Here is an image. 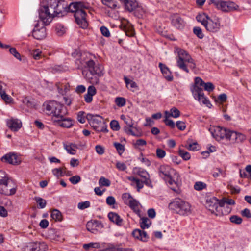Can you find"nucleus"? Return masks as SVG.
<instances>
[{
	"label": "nucleus",
	"mask_w": 251,
	"mask_h": 251,
	"mask_svg": "<svg viewBox=\"0 0 251 251\" xmlns=\"http://www.w3.org/2000/svg\"><path fill=\"white\" fill-rule=\"evenodd\" d=\"M88 4L83 2H72L68 5L63 0H45L42 3L40 16L46 25L50 23L54 17H62L68 12L74 13L76 23L82 28L88 26L86 13Z\"/></svg>",
	"instance_id": "1"
},
{
	"label": "nucleus",
	"mask_w": 251,
	"mask_h": 251,
	"mask_svg": "<svg viewBox=\"0 0 251 251\" xmlns=\"http://www.w3.org/2000/svg\"><path fill=\"white\" fill-rule=\"evenodd\" d=\"M46 112L48 115H52V119L60 126L70 128L73 126V122L71 118L64 116L67 113L66 108L62 104L56 101H50L44 104Z\"/></svg>",
	"instance_id": "2"
},
{
	"label": "nucleus",
	"mask_w": 251,
	"mask_h": 251,
	"mask_svg": "<svg viewBox=\"0 0 251 251\" xmlns=\"http://www.w3.org/2000/svg\"><path fill=\"white\" fill-rule=\"evenodd\" d=\"M158 174L159 176L169 185L176 184V187H171V189L177 194L180 193V190L179 188L180 182H178V180L179 176L175 170L172 169L168 165H163L159 167Z\"/></svg>",
	"instance_id": "3"
},
{
	"label": "nucleus",
	"mask_w": 251,
	"mask_h": 251,
	"mask_svg": "<svg viewBox=\"0 0 251 251\" xmlns=\"http://www.w3.org/2000/svg\"><path fill=\"white\" fill-rule=\"evenodd\" d=\"M204 83L201 78L196 77L195 79V84L191 87V91L195 99L210 107L211 104L207 98L204 96L203 90L201 87L203 86Z\"/></svg>",
	"instance_id": "4"
},
{
	"label": "nucleus",
	"mask_w": 251,
	"mask_h": 251,
	"mask_svg": "<svg viewBox=\"0 0 251 251\" xmlns=\"http://www.w3.org/2000/svg\"><path fill=\"white\" fill-rule=\"evenodd\" d=\"M170 209L181 215H188L191 213L190 204L179 198H176L169 204Z\"/></svg>",
	"instance_id": "5"
},
{
	"label": "nucleus",
	"mask_w": 251,
	"mask_h": 251,
	"mask_svg": "<svg viewBox=\"0 0 251 251\" xmlns=\"http://www.w3.org/2000/svg\"><path fill=\"white\" fill-rule=\"evenodd\" d=\"M86 118L88 121L91 126L97 132H108V130L107 128V125L103 122V118L101 116L98 115L88 114Z\"/></svg>",
	"instance_id": "6"
},
{
	"label": "nucleus",
	"mask_w": 251,
	"mask_h": 251,
	"mask_svg": "<svg viewBox=\"0 0 251 251\" xmlns=\"http://www.w3.org/2000/svg\"><path fill=\"white\" fill-rule=\"evenodd\" d=\"M126 11L134 12L135 16L140 18L145 13L143 8L138 4L136 0H119Z\"/></svg>",
	"instance_id": "7"
},
{
	"label": "nucleus",
	"mask_w": 251,
	"mask_h": 251,
	"mask_svg": "<svg viewBox=\"0 0 251 251\" xmlns=\"http://www.w3.org/2000/svg\"><path fill=\"white\" fill-rule=\"evenodd\" d=\"M206 208L211 213L215 214L216 216H221L226 214L224 213L222 207H220V200L215 197L208 198L206 199L205 203Z\"/></svg>",
	"instance_id": "8"
},
{
	"label": "nucleus",
	"mask_w": 251,
	"mask_h": 251,
	"mask_svg": "<svg viewBox=\"0 0 251 251\" xmlns=\"http://www.w3.org/2000/svg\"><path fill=\"white\" fill-rule=\"evenodd\" d=\"M210 3L213 4L217 9L225 12H230L238 9L239 6L235 2L220 0H210Z\"/></svg>",
	"instance_id": "9"
},
{
	"label": "nucleus",
	"mask_w": 251,
	"mask_h": 251,
	"mask_svg": "<svg viewBox=\"0 0 251 251\" xmlns=\"http://www.w3.org/2000/svg\"><path fill=\"white\" fill-rule=\"evenodd\" d=\"M22 251H47L48 249L47 244L44 242H31L26 243L22 245Z\"/></svg>",
	"instance_id": "10"
},
{
	"label": "nucleus",
	"mask_w": 251,
	"mask_h": 251,
	"mask_svg": "<svg viewBox=\"0 0 251 251\" xmlns=\"http://www.w3.org/2000/svg\"><path fill=\"white\" fill-rule=\"evenodd\" d=\"M192 61V58L188 52L182 49L178 51V59H177V65L181 70L186 73L189 72L187 67V62Z\"/></svg>",
	"instance_id": "11"
},
{
	"label": "nucleus",
	"mask_w": 251,
	"mask_h": 251,
	"mask_svg": "<svg viewBox=\"0 0 251 251\" xmlns=\"http://www.w3.org/2000/svg\"><path fill=\"white\" fill-rule=\"evenodd\" d=\"M213 138L217 141H220L224 138L229 140L231 130L220 126H216L210 129Z\"/></svg>",
	"instance_id": "12"
},
{
	"label": "nucleus",
	"mask_w": 251,
	"mask_h": 251,
	"mask_svg": "<svg viewBox=\"0 0 251 251\" xmlns=\"http://www.w3.org/2000/svg\"><path fill=\"white\" fill-rule=\"evenodd\" d=\"M39 18L42 21V26L40 27V22L38 21L37 23L35 25V27L32 31V36L33 37L37 39V40H42L45 38L46 36V29L45 27V26L48 25L50 24V23L48 25H46L45 23L43 21L42 19L40 17V16L39 15Z\"/></svg>",
	"instance_id": "13"
},
{
	"label": "nucleus",
	"mask_w": 251,
	"mask_h": 251,
	"mask_svg": "<svg viewBox=\"0 0 251 251\" xmlns=\"http://www.w3.org/2000/svg\"><path fill=\"white\" fill-rule=\"evenodd\" d=\"M206 29L211 32H217L220 27V23L218 19L216 18L211 19L207 20V22L204 26Z\"/></svg>",
	"instance_id": "14"
},
{
	"label": "nucleus",
	"mask_w": 251,
	"mask_h": 251,
	"mask_svg": "<svg viewBox=\"0 0 251 251\" xmlns=\"http://www.w3.org/2000/svg\"><path fill=\"white\" fill-rule=\"evenodd\" d=\"M16 191V187L13 182L11 180L7 184L4 185L3 187L0 188V193L7 195H14Z\"/></svg>",
	"instance_id": "15"
},
{
	"label": "nucleus",
	"mask_w": 251,
	"mask_h": 251,
	"mask_svg": "<svg viewBox=\"0 0 251 251\" xmlns=\"http://www.w3.org/2000/svg\"><path fill=\"white\" fill-rule=\"evenodd\" d=\"M1 160L3 162L14 165L20 164L21 162L16 154L13 152H10L4 155L1 157Z\"/></svg>",
	"instance_id": "16"
},
{
	"label": "nucleus",
	"mask_w": 251,
	"mask_h": 251,
	"mask_svg": "<svg viewBox=\"0 0 251 251\" xmlns=\"http://www.w3.org/2000/svg\"><path fill=\"white\" fill-rule=\"evenodd\" d=\"M86 67L88 69L90 73L92 75H101L102 71L100 68L96 66L95 62L89 59L86 62Z\"/></svg>",
	"instance_id": "17"
},
{
	"label": "nucleus",
	"mask_w": 251,
	"mask_h": 251,
	"mask_svg": "<svg viewBox=\"0 0 251 251\" xmlns=\"http://www.w3.org/2000/svg\"><path fill=\"white\" fill-rule=\"evenodd\" d=\"M103 225L101 222L98 220H91L88 221L86 224L87 229L92 233L96 234L97 231V228H102Z\"/></svg>",
	"instance_id": "18"
},
{
	"label": "nucleus",
	"mask_w": 251,
	"mask_h": 251,
	"mask_svg": "<svg viewBox=\"0 0 251 251\" xmlns=\"http://www.w3.org/2000/svg\"><path fill=\"white\" fill-rule=\"evenodd\" d=\"M6 123L8 127L13 131H17L22 127V122L17 119H8Z\"/></svg>",
	"instance_id": "19"
},
{
	"label": "nucleus",
	"mask_w": 251,
	"mask_h": 251,
	"mask_svg": "<svg viewBox=\"0 0 251 251\" xmlns=\"http://www.w3.org/2000/svg\"><path fill=\"white\" fill-rule=\"evenodd\" d=\"M158 66L164 78L168 81H172L173 79V76L168 67L161 62L159 63Z\"/></svg>",
	"instance_id": "20"
},
{
	"label": "nucleus",
	"mask_w": 251,
	"mask_h": 251,
	"mask_svg": "<svg viewBox=\"0 0 251 251\" xmlns=\"http://www.w3.org/2000/svg\"><path fill=\"white\" fill-rule=\"evenodd\" d=\"M171 23L177 29H181L184 26L183 20L178 14H174L171 16Z\"/></svg>",
	"instance_id": "21"
},
{
	"label": "nucleus",
	"mask_w": 251,
	"mask_h": 251,
	"mask_svg": "<svg viewBox=\"0 0 251 251\" xmlns=\"http://www.w3.org/2000/svg\"><path fill=\"white\" fill-rule=\"evenodd\" d=\"M229 140L232 141L241 142L244 141L246 137L245 136L241 133H237L234 131H231L230 136H229Z\"/></svg>",
	"instance_id": "22"
},
{
	"label": "nucleus",
	"mask_w": 251,
	"mask_h": 251,
	"mask_svg": "<svg viewBox=\"0 0 251 251\" xmlns=\"http://www.w3.org/2000/svg\"><path fill=\"white\" fill-rule=\"evenodd\" d=\"M108 217L110 221L116 224L117 225H121L123 220L116 213L110 212L108 214Z\"/></svg>",
	"instance_id": "23"
},
{
	"label": "nucleus",
	"mask_w": 251,
	"mask_h": 251,
	"mask_svg": "<svg viewBox=\"0 0 251 251\" xmlns=\"http://www.w3.org/2000/svg\"><path fill=\"white\" fill-rule=\"evenodd\" d=\"M4 86H5V84L4 85H2V86H1L0 89V95L1 99L6 103H9L12 101V98L6 93L5 91L3 88Z\"/></svg>",
	"instance_id": "24"
},
{
	"label": "nucleus",
	"mask_w": 251,
	"mask_h": 251,
	"mask_svg": "<svg viewBox=\"0 0 251 251\" xmlns=\"http://www.w3.org/2000/svg\"><path fill=\"white\" fill-rule=\"evenodd\" d=\"M6 173L2 170L0 171V185L3 187L6 184H7L11 181Z\"/></svg>",
	"instance_id": "25"
},
{
	"label": "nucleus",
	"mask_w": 251,
	"mask_h": 251,
	"mask_svg": "<svg viewBox=\"0 0 251 251\" xmlns=\"http://www.w3.org/2000/svg\"><path fill=\"white\" fill-rule=\"evenodd\" d=\"M140 224L141 228L144 229L145 228H148L151 224V222L147 217H143L141 218Z\"/></svg>",
	"instance_id": "26"
},
{
	"label": "nucleus",
	"mask_w": 251,
	"mask_h": 251,
	"mask_svg": "<svg viewBox=\"0 0 251 251\" xmlns=\"http://www.w3.org/2000/svg\"><path fill=\"white\" fill-rule=\"evenodd\" d=\"M103 4L111 9H115L117 7L116 0H101Z\"/></svg>",
	"instance_id": "27"
},
{
	"label": "nucleus",
	"mask_w": 251,
	"mask_h": 251,
	"mask_svg": "<svg viewBox=\"0 0 251 251\" xmlns=\"http://www.w3.org/2000/svg\"><path fill=\"white\" fill-rule=\"evenodd\" d=\"M51 217L56 221H61L62 220V215L61 212L56 209H54L51 211Z\"/></svg>",
	"instance_id": "28"
},
{
	"label": "nucleus",
	"mask_w": 251,
	"mask_h": 251,
	"mask_svg": "<svg viewBox=\"0 0 251 251\" xmlns=\"http://www.w3.org/2000/svg\"><path fill=\"white\" fill-rule=\"evenodd\" d=\"M196 18L198 22L201 23L204 26L207 22V20L209 19V17L205 13H202L198 15Z\"/></svg>",
	"instance_id": "29"
},
{
	"label": "nucleus",
	"mask_w": 251,
	"mask_h": 251,
	"mask_svg": "<svg viewBox=\"0 0 251 251\" xmlns=\"http://www.w3.org/2000/svg\"><path fill=\"white\" fill-rule=\"evenodd\" d=\"M34 200L37 203V207L39 209L44 208L47 205V201L39 197H35Z\"/></svg>",
	"instance_id": "30"
},
{
	"label": "nucleus",
	"mask_w": 251,
	"mask_h": 251,
	"mask_svg": "<svg viewBox=\"0 0 251 251\" xmlns=\"http://www.w3.org/2000/svg\"><path fill=\"white\" fill-rule=\"evenodd\" d=\"M64 148L70 154H75L76 153V146L75 144H71L70 145H64Z\"/></svg>",
	"instance_id": "31"
},
{
	"label": "nucleus",
	"mask_w": 251,
	"mask_h": 251,
	"mask_svg": "<svg viewBox=\"0 0 251 251\" xmlns=\"http://www.w3.org/2000/svg\"><path fill=\"white\" fill-rule=\"evenodd\" d=\"M228 205H234L235 204V201L231 199H227L226 198H223L222 199L220 200V207H223L225 204Z\"/></svg>",
	"instance_id": "32"
},
{
	"label": "nucleus",
	"mask_w": 251,
	"mask_h": 251,
	"mask_svg": "<svg viewBox=\"0 0 251 251\" xmlns=\"http://www.w3.org/2000/svg\"><path fill=\"white\" fill-rule=\"evenodd\" d=\"M135 170H137V174L139 175L140 177L144 179L149 178V175L148 173L144 169H143L141 168H135Z\"/></svg>",
	"instance_id": "33"
},
{
	"label": "nucleus",
	"mask_w": 251,
	"mask_h": 251,
	"mask_svg": "<svg viewBox=\"0 0 251 251\" xmlns=\"http://www.w3.org/2000/svg\"><path fill=\"white\" fill-rule=\"evenodd\" d=\"M99 184L100 187H109L111 184V182L108 179L102 176L99 180Z\"/></svg>",
	"instance_id": "34"
},
{
	"label": "nucleus",
	"mask_w": 251,
	"mask_h": 251,
	"mask_svg": "<svg viewBox=\"0 0 251 251\" xmlns=\"http://www.w3.org/2000/svg\"><path fill=\"white\" fill-rule=\"evenodd\" d=\"M221 175L223 177L226 176V173L224 171L219 168H216L213 172L212 176L216 178Z\"/></svg>",
	"instance_id": "35"
},
{
	"label": "nucleus",
	"mask_w": 251,
	"mask_h": 251,
	"mask_svg": "<svg viewBox=\"0 0 251 251\" xmlns=\"http://www.w3.org/2000/svg\"><path fill=\"white\" fill-rule=\"evenodd\" d=\"M230 221L236 225H240L242 223V219L237 215H232L229 218Z\"/></svg>",
	"instance_id": "36"
},
{
	"label": "nucleus",
	"mask_w": 251,
	"mask_h": 251,
	"mask_svg": "<svg viewBox=\"0 0 251 251\" xmlns=\"http://www.w3.org/2000/svg\"><path fill=\"white\" fill-rule=\"evenodd\" d=\"M55 30L56 34L59 36L63 35L66 31L65 28L61 24H57L56 25Z\"/></svg>",
	"instance_id": "37"
},
{
	"label": "nucleus",
	"mask_w": 251,
	"mask_h": 251,
	"mask_svg": "<svg viewBox=\"0 0 251 251\" xmlns=\"http://www.w3.org/2000/svg\"><path fill=\"white\" fill-rule=\"evenodd\" d=\"M206 184L201 181H198L195 183L194 186V188L197 191H201L206 188Z\"/></svg>",
	"instance_id": "38"
},
{
	"label": "nucleus",
	"mask_w": 251,
	"mask_h": 251,
	"mask_svg": "<svg viewBox=\"0 0 251 251\" xmlns=\"http://www.w3.org/2000/svg\"><path fill=\"white\" fill-rule=\"evenodd\" d=\"M138 201L134 199L133 198H131V199L129 200V206L131 209L134 210H136V209L138 208Z\"/></svg>",
	"instance_id": "39"
},
{
	"label": "nucleus",
	"mask_w": 251,
	"mask_h": 251,
	"mask_svg": "<svg viewBox=\"0 0 251 251\" xmlns=\"http://www.w3.org/2000/svg\"><path fill=\"white\" fill-rule=\"evenodd\" d=\"M179 155L184 160H188L190 159L191 155L188 152L184 150L180 149L179 150Z\"/></svg>",
	"instance_id": "40"
},
{
	"label": "nucleus",
	"mask_w": 251,
	"mask_h": 251,
	"mask_svg": "<svg viewBox=\"0 0 251 251\" xmlns=\"http://www.w3.org/2000/svg\"><path fill=\"white\" fill-rule=\"evenodd\" d=\"M111 128L114 131H119L120 129V126L118 122L115 120H113L110 123Z\"/></svg>",
	"instance_id": "41"
},
{
	"label": "nucleus",
	"mask_w": 251,
	"mask_h": 251,
	"mask_svg": "<svg viewBox=\"0 0 251 251\" xmlns=\"http://www.w3.org/2000/svg\"><path fill=\"white\" fill-rule=\"evenodd\" d=\"M65 169V168L64 169L59 168H55L52 170V173L53 174L57 176H62L64 175V173H63V170Z\"/></svg>",
	"instance_id": "42"
},
{
	"label": "nucleus",
	"mask_w": 251,
	"mask_h": 251,
	"mask_svg": "<svg viewBox=\"0 0 251 251\" xmlns=\"http://www.w3.org/2000/svg\"><path fill=\"white\" fill-rule=\"evenodd\" d=\"M114 146L120 155H121L125 151L124 146L120 143L115 142L114 143Z\"/></svg>",
	"instance_id": "43"
},
{
	"label": "nucleus",
	"mask_w": 251,
	"mask_h": 251,
	"mask_svg": "<svg viewBox=\"0 0 251 251\" xmlns=\"http://www.w3.org/2000/svg\"><path fill=\"white\" fill-rule=\"evenodd\" d=\"M193 32L200 39H202L204 37L202 30L200 27H194Z\"/></svg>",
	"instance_id": "44"
},
{
	"label": "nucleus",
	"mask_w": 251,
	"mask_h": 251,
	"mask_svg": "<svg viewBox=\"0 0 251 251\" xmlns=\"http://www.w3.org/2000/svg\"><path fill=\"white\" fill-rule=\"evenodd\" d=\"M31 54L36 60L39 59L42 56V51L39 49H36L33 50L31 52Z\"/></svg>",
	"instance_id": "45"
},
{
	"label": "nucleus",
	"mask_w": 251,
	"mask_h": 251,
	"mask_svg": "<svg viewBox=\"0 0 251 251\" xmlns=\"http://www.w3.org/2000/svg\"><path fill=\"white\" fill-rule=\"evenodd\" d=\"M115 103L119 107H123L126 104V99L123 97H117L115 99Z\"/></svg>",
	"instance_id": "46"
},
{
	"label": "nucleus",
	"mask_w": 251,
	"mask_h": 251,
	"mask_svg": "<svg viewBox=\"0 0 251 251\" xmlns=\"http://www.w3.org/2000/svg\"><path fill=\"white\" fill-rule=\"evenodd\" d=\"M180 115V111L176 107H173L170 110V113L169 116L173 117L174 118H177Z\"/></svg>",
	"instance_id": "47"
},
{
	"label": "nucleus",
	"mask_w": 251,
	"mask_h": 251,
	"mask_svg": "<svg viewBox=\"0 0 251 251\" xmlns=\"http://www.w3.org/2000/svg\"><path fill=\"white\" fill-rule=\"evenodd\" d=\"M9 52L16 58H17V59H18L20 61H21L22 59H21V55L17 51L16 48H10V49H9Z\"/></svg>",
	"instance_id": "48"
},
{
	"label": "nucleus",
	"mask_w": 251,
	"mask_h": 251,
	"mask_svg": "<svg viewBox=\"0 0 251 251\" xmlns=\"http://www.w3.org/2000/svg\"><path fill=\"white\" fill-rule=\"evenodd\" d=\"M83 247L84 249L87 250L89 248H99L100 247V245L99 243H90L89 244H84Z\"/></svg>",
	"instance_id": "49"
},
{
	"label": "nucleus",
	"mask_w": 251,
	"mask_h": 251,
	"mask_svg": "<svg viewBox=\"0 0 251 251\" xmlns=\"http://www.w3.org/2000/svg\"><path fill=\"white\" fill-rule=\"evenodd\" d=\"M203 87L205 90L209 92L213 91L215 88L214 85L211 82L204 83Z\"/></svg>",
	"instance_id": "50"
},
{
	"label": "nucleus",
	"mask_w": 251,
	"mask_h": 251,
	"mask_svg": "<svg viewBox=\"0 0 251 251\" xmlns=\"http://www.w3.org/2000/svg\"><path fill=\"white\" fill-rule=\"evenodd\" d=\"M77 206L79 209L83 210L89 207L90 206V202L89 201L79 202L78 203Z\"/></svg>",
	"instance_id": "51"
},
{
	"label": "nucleus",
	"mask_w": 251,
	"mask_h": 251,
	"mask_svg": "<svg viewBox=\"0 0 251 251\" xmlns=\"http://www.w3.org/2000/svg\"><path fill=\"white\" fill-rule=\"evenodd\" d=\"M81 180V178L80 176L78 175L74 176L72 177H71L69 178V181L73 184H76L78 183L79 182H80Z\"/></svg>",
	"instance_id": "52"
},
{
	"label": "nucleus",
	"mask_w": 251,
	"mask_h": 251,
	"mask_svg": "<svg viewBox=\"0 0 251 251\" xmlns=\"http://www.w3.org/2000/svg\"><path fill=\"white\" fill-rule=\"evenodd\" d=\"M102 35L106 37H109L110 36V32L108 29L104 26H102L100 28Z\"/></svg>",
	"instance_id": "53"
},
{
	"label": "nucleus",
	"mask_w": 251,
	"mask_h": 251,
	"mask_svg": "<svg viewBox=\"0 0 251 251\" xmlns=\"http://www.w3.org/2000/svg\"><path fill=\"white\" fill-rule=\"evenodd\" d=\"M164 122L166 125L170 126L172 128H174L175 127V124L172 120L169 119L168 118V116H166L165 119L164 120Z\"/></svg>",
	"instance_id": "54"
},
{
	"label": "nucleus",
	"mask_w": 251,
	"mask_h": 251,
	"mask_svg": "<svg viewBox=\"0 0 251 251\" xmlns=\"http://www.w3.org/2000/svg\"><path fill=\"white\" fill-rule=\"evenodd\" d=\"M84 112L80 111L77 114V120L81 123L83 124L85 122V117Z\"/></svg>",
	"instance_id": "55"
},
{
	"label": "nucleus",
	"mask_w": 251,
	"mask_h": 251,
	"mask_svg": "<svg viewBox=\"0 0 251 251\" xmlns=\"http://www.w3.org/2000/svg\"><path fill=\"white\" fill-rule=\"evenodd\" d=\"M176 126L178 129L180 130H184L186 128V125L185 123L181 121H178L176 123Z\"/></svg>",
	"instance_id": "56"
},
{
	"label": "nucleus",
	"mask_w": 251,
	"mask_h": 251,
	"mask_svg": "<svg viewBox=\"0 0 251 251\" xmlns=\"http://www.w3.org/2000/svg\"><path fill=\"white\" fill-rule=\"evenodd\" d=\"M116 166L117 168L120 171H125L127 168L126 164L120 162H117L116 163Z\"/></svg>",
	"instance_id": "57"
},
{
	"label": "nucleus",
	"mask_w": 251,
	"mask_h": 251,
	"mask_svg": "<svg viewBox=\"0 0 251 251\" xmlns=\"http://www.w3.org/2000/svg\"><path fill=\"white\" fill-rule=\"evenodd\" d=\"M166 155V152L164 150L161 149H157L156 156L159 158H163Z\"/></svg>",
	"instance_id": "58"
},
{
	"label": "nucleus",
	"mask_w": 251,
	"mask_h": 251,
	"mask_svg": "<svg viewBox=\"0 0 251 251\" xmlns=\"http://www.w3.org/2000/svg\"><path fill=\"white\" fill-rule=\"evenodd\" d=\"M147 144L146 141L142 139H140L137 140L136 141V143H134V146L135 148H138L139 146H145Z\"/></svg>",
	"instance_id": "59"
},
{
	"label": "nucleus",
	"mask_w": 251,
	"mask_h": 251,
	"mask_svg": "<svg viewBox=\"0 0 251 251\" xmlns=\"http://www.w3.org/2000/svg\"><path fill=\"white\" fill-rule=\"evenodd\" d=\"M149 239V237L147 234V233L142 230V233L140 234L139 240L143 241V242H147Z\"/></svg>",
	"instance_id": "60"
},
{
	"label": "nucleus",
	"mask_w": 251,
	"mask_h": 251,
	"mask_svg": "<svg viewBox=\"0 0 251 251\" xmlns=\"http://www.w3.org/2000/svg\"><path fill=\"white\" fill-rule=\"evenodd\" d=\"M106 202L108 205L111 206L114 205L116 203V201L114 197L108 196L106 198Z\"/></svg>",
	"instance_id": "61"
},
{
	"label": "nucleus",
	"mask_w": 251,
	"mask_h": 251,
	"mask_svg": "<svg viewBox=\"0 0 251 251\" xmlns=\"http://www.w3.org/2000/svg\"><path fill=\"white\" fill-rule=\"evenodd\" d=\"M86 91L85 87L83 85H78L76 88L75 91L78 94H81L84 93Z\"/></svg>",
	"instance_id": "62"
},
{
	"label": "nucleus",
	"mask_w": 251,
	"mask_h": 251,
	"mask_svg": "<svg viewBox=\"0 0 251 251\" xmlns=\"http://www.w3.org/2000/svg\"><path fill=\"white\" fill-rule=\"evenodd\" d=\"M241 214L243 216L246 217L248 218H251V213L250 211L248 208H245L241 211Z\"/></svg>",
	"instance_id": "63"
},
{
	"label": "nucleus",
	"mask_w": 251,
	"mask_h": 251,
	"mask_svg": "<svg viewBox=\"0 0 251 251\" xmlns=\"http://www.w3.org/2000/svg\"><path fill=\"white\" fill-rule=\"evenodd\" d=\"M87 93L93 96L96 94V89L93 85L89 86Z\"/></svg>",
	"instance_id": "64"
}]
</instances>
